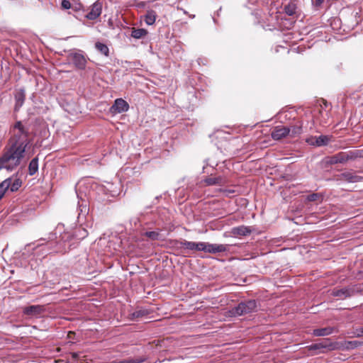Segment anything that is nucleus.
<instances>
[{
    "mask_svg": "<svg viewBox=\"0 0 363 363\" xmlns=\"http://www.w3.org/2000/svg\"><path fill=\"white\" fill-rule=\"evenodd\" d=\"M337 342H332L330 338H324L319 342L312 344L307 347L308 351L328 350L329 351L337 350Z\"/></svg>",
    "mask_w": 363,
    "mask_h": 363,
    "instance_id": "39448f33",
    "label": "nucleus"
},
{
    "mask_svg": "<svg viewBox=\"0 0 363 363\" xmlns=\"http://www.w3.org/2000/svg\"><path fill=\"white\" fill-rule=\"evenodd\" d=\"M252 233L250 227L240 225L238 227L233 228L231 233L235 236H246Z\"/></svg>",
    "mask_w": 363,
    "mask_h": 363,
    "instance_id": "a211bd4d",
    "label": "nucleus"
},
{
    "mask_svg": "<svg viewBox=\"0 0 363 363\" xmlns=\"http://www.w3.org/2000/svg\"><path fill=\"white\" fill-rule=\"evenodd\" d=\"M101 11L102 3L99 0H97L92 4L90 11L86 15V18L89 20H95L100 16Z\"/></svg>",
    "mask_w": 363,
    "mask_h": 363,
    "instance_id": "9b49d317",
    "label": "nucleus"
},
{
    "mask_svg": "<svg viewBox=\"0 0 363 363\" xmlns=\"http://www.w3.org/2000/svg\"><path fill=\"white\" fill-rule=\"evenodd\" d=\"M296 10H297L296 4L293 1H291L290 2H289V4H286L284 8V12L288 16H290L294 15L296 13Z\"/></svg>",
    "mask_w": 363,
    "mask_h": 363,
    "instance_id": "393cba45",
    "label": "nucleus"
},
{
    "mask_svg": "<svg viewBox=\"0 0 363 363\" xmlns=\"http://www.w3.org/2000/svg\"><path fill=\"white\" fill-rule=\"evenodd\" d=\"M337 177L338 180L345 181L350 183L359 182L363 179L362 177L356 174V173L352 171L345 172L339 174Z\"/></svg>",
    "mask_w": 363,
    "mask_h": 363,
    "instance_id": "9d476101",
    "label": "nucleus"
},
{
    "mask_svg": "<svg viewBox=\"0 0 363 363\" xmlns=\"http://www.w3.org/2000/svg\"><path fill=\"white\" fill-rule=\"evenodd\" d=\"M95 48L106 57L109 56V48L106 44L101 42H96L95 43Z\"/></svg>",
    "mask_w": 363,
    "mask_h": 363,
    "instance_id": "bb28decb",
    "label": "nucleus"
},
{
    "mask_svg": "<svg viewBox=\"0 0 363 363\" xmlns=\"http://www.w3.org/2000/svg\"><path fill=\"white\" fill-rule=\"evenodd\" d=\"M148 32L144 28H133L131 31V37L135 39H142L147 35Z\"/></svg>",
    "mask_w": 363,
    "mask_h": 363,
    "instance_id": "412c9836",
    "label": "nucleus"
},
{
    "mask_svg": "<svg viewBox=\"0 0 363 363\" xmlns=\"http://www.w3.org/2000/svg\"><path fill=\"white\" fill-rule=\"evenodd\" d=\"M144 235L151 240H158L160 239V231H146Z\"/></svg>",
    "mask_w": 363,
    "mask_h": 363,
    "instance_id": "c756f323",
    "label": "nucleus"
},
{
    "mask_svg": "<svg viewBox=\"0 0 363 363\" xmlns=\"http://www.w3.org/2000/svg\"><path fill=\"white\" fill-rule=\"evenodd\" d=\"M323 1H324V0H315V5L316 6H320L323 3Z\"/></svg>",
    "mask_w": 363,
    "mask_h": 363,
    "instance_id": "c9c22d12",
    "label": "nucleus"
},
{
    "mask_svg": "<svg viewBox=\"0 0 363 363\" xmlns=\"http://www.w3.org/2000/svg\"><path fill=\"white\" fill-rule=\"evenodd\" d=\"M44 308L40 305H32L27 307H25L23 310V312L25 315L35 316L40 315L42 312H43Z\"/></svg>",
    "mask_w": 363,
    "mask_h": 363,
    "instance_id": "2eb2a0df",
    "label": "nucleus"
},
{
    "mask_svg": "<svg viewBox=\"0 0 363 363\" xmlns=\"http://www.w3.org/2000/svg\"><path fill=\"white\" fill-rule=\"evenodd\" d=\"M319 198L320 196L318 194H311L307 196V200L308 201H315Z\"/></svg>",
    "mask_w": 363,
    "mask_h": 363,
    "instance_id": "72a5a7b5",
    "label": "nucleus"
},
{
    "mask_svg": "<svg viewBox=\"0 0 363 363\" xmlns=\"http://www.w3.org/2000/svg\"><path fill=\"white\" fill-rule=\"evenodd\" d=\"M145 359L141 357L128 358L121 361H116V363H143Z\"/></svg>",
    "mask_w": 363,
    "mask_h": 363,
    "instance_id": "7c9ffc66",
    "label": "nucleus"
},
{
    "mask_svg": "<svg viewBox=\"0 0 363 363\" xmlns=\"http://www.w3.org/2000/svg\"><path fill=\"white\" fill-rule=\"evenodd\" d=\"M77 356V354L76 353H74V354H73V357H76Z\"/></svg>",
    "mask_w": 363,
    "mask_h": 363,
    "instance_id": "58836bf2",
    "label": "nucleus"
},
{
    "mask_svg": "<svg viewBox=\"0 0 363 363\" xmlns=\"http://www.w3.org/2000/svg\"><path fill=\"white\" fill-rule=\"evenodd\" d=\"M363 345V342L358 340L345 341L342 342H337V350H350Z\"/></svg>",
    "mask_w": 363,
    "mask_h": 363,
    "instance_id": "ddd939ff",
    "label": "nucleus"
},
{
    "mask_svg": "<svg viewBox=\"0 0 363 363\" xmlns=\"http://www.w3.org/2000/svg\"><path fill=\"white\" fill-rule=\"evenodd\" d=\"M230 245L224 244H211L206 242L204 252L216 254L219 252H225L229 250Z\"/></svg>",
    "mask_w": 363,
    "mask_h": 363,
    "instance_id": "6e6552de",
    "label": "nucleus"
},
{
    "mask_svg": "<svg viewBox=\"0 0 363 363\" xmlns=\"http://www.w3.org/2000/svg\"><path fill=\"white\" fill-rule=\"evenodd\" d=\"M21 185V182L19 179H15L14 181L11 182V185L9 189L11 190V192L16 191Z\"/></svg>",
    "mask_w": 363,
    "mask_h": 363,
    "instance_id": "2f4dec72",
    "label": "nucleus"
},
{
    "mask_svg": "<svg viewBox=\"0 0 363 363\" xmlns=\"http://www.w3.org/2000/svg\"><path fill=\"white\" fill-rule=\"evenodd\" d=\"M38 170V158H33L29 163L28 172L30 175H34Z\"/></svg>",
    "mask_w": 363,
    "mask_h": 363,
    "instance_id": "a878e982",
    "label": "nucleus"
},
{
    "mask_svg": "<svg viewBox=\"0 0 363 363\" xmlns=\"http://www.w3.org/2000/svg\"><path fill=\"white\" fill-rule=\"evenodd\" d=\"M25 151L26 150L23 147H14L7 144L4 149L2 155L0 157V169L14 170L20 165L22 159L24 157Z\"/></svg>",
    "mask_w": 363,
    "mask_h": 363,
    "instance_id": "f257e3e1",
    "label": "nucleus"
},
{
    "mask_svg": "<svg viewBox=\"0 0 363 363\" xmlns=\"http://www.w3.org/2000/svg\"><path fill=\"white\" fill-rule=\"evenodd\" d=\"M61 6L64 9H69L71 8V3L69 0H62Z\"/></svg>",
    "mask_w": 363,
    "mask_h": 363,
    "instance_id": "473e14b6",
    "label": "nucleus"
},
{
    "mask_svg": "<svg viewBox=\"0 0 363 363\" xmlns=\"http://www.w3.org/2000/svg\"><path fill=\"white\" fill-rule=\"evenodd\" d=\"M177 244H179L181 247L185 250L191 251L204 252L206 242H191L187 240L176 241Z\"/></svg>",
    "mask_w": 363,
    "mask_h": 363,
    "instance_id": "0eeeda50",
    "label": "nucleus"
},
{
    "mask_svg": "<svg viewBox=\"0 0 363 363\" xmlns=\"http://www.w3.org/2000/svg\"><path fill=\"white\" fill-rule=\"evenodd\" d=\"M88 235V232L86 229L82 228H79L75 230L73 236H74L77 240H82Z\"/></svg>",
    "mask_w": 363,
    "mask_h": 363,
    "instance_id": "c85d7f7f",
    "label": "nucleus"
},
{
    "mask_svg": "<svg viewBox=\"0 0 363 363\" xmlns=\"http://www.w3.org/2000/svg\"><path fill=\"white\" fill-rule=\"evenodd\" d=\"M358 153L357 152H340L334 155L328 157L327 158L326 162L329 164H335L338 163H345L349 160H354L358 157Z\"/></svg>",
    "mask_w": 363,
    "mask_h": 363,
    "instance_id": "20e7f679",
    "label": "nucleus"
},
{
    "mask_svg": "<svg viewBox=\"0 0 363 363\" xmlns=\"http://www.w3.org/2000/svg\"><path fill=\"white\" fill-rule=\"evenodd\" d=\"M56 238H57L56 233H51L49 234L48 239H46V238H41V239L39 240V241L46 240H48V241H51V240H55Z\"/></svg>",
    "mask_w": 363,
    "mask_h": 363,
    "instance_id": "f704fd0d",
    "label": "nucleus"
},
{
    "mask_svg": "<svg viewBox=\"0 0 363 363\" xmlns=\"http://www.w3.org/2000/svg\"><path fill=\"white\" fill-rule=\"evenodd\" d=\"M334 331V328L332 327H326L323 328H317L313 330V335L315 337L327 336L332 334Z\"/></svg>",
    "mask_w": 363,
    "mask_h": 363,
    "instance_id": "6ab92c4d",
    "label": "nucleus"
},
{
    "mask_svg": "<svg viewBox=\"0 0 363 363\" xmlns=\"http://www.w3.org/2000/svg\"><path fill=\"white\" fill-rule=\"evenodd\" d=\"M361 335H363V328L360 330Z\"/></svg>",
    "mask_w": 363,
    "mask_h": 363,
    "instance_id": "4c0bfd02",
    "label": "nucleus"
},
{
    "mask_svg": "<svg viewBox=\"0 0 363 363\" xmlns=\"http://www.w3.org/2000/svg\"><path fill=\"white\" fill-rule=\"evenodd\" d=\"M150 313V310L145 308H140L132 313L131 316L132 319H139L147 316Z\"/></svg>",
    "mask_w": 363,
    "mask_h": 363,
    "instance_id": "5701e85b",
    "label": "nucleus"
},
{
    "mask_svg": "<svg viewBox=\"0 0 363 363\" xmlns=\"http://www.w3.org/2000/svg\"><path fill=\"white\" fill-rule=\"evenodd\" d=\"M156 17V12L153 10H150L144 16V21L147 25L151 26L155 23Z\"/></svg>",
    "mask_w": 363,
    "mask_h": 363,
    "instance_id": "b1692460",
    "label": "nucleus"
},
{
    "mask_svg": "<svg viewBox=\"0 0 363 363\" xmlns=\"http://www.w3.org/2000/svg\"><path fill=\"white\" fill-rule=\"evenodd\" d=\"M42 245H43V243H39V244L36 245V246L35 247V248H38V247H40V246H42Z\"/></svg>",
    "mask_w": 363,
    "mask_h": 363,
    "instance_id": "e433bc0d",
    "label": "nucleus"
},
{
    "mask_svg": "<svg viewBox=\"0 0 363 363\" xmlns=\"http://www.w3.org/2000/svg\"><path fill=\"white\" fill-rule=\"evenodd\" d=\"M68 59L77 69L83 70L86 68L87 60L82 51H71L68 55Z\"/></svg>",
    "mask_w": 363,
    "mask_h": 363,
    "instance_id": "423d86ee",
    "label": "nucleus"
},
{
    "mask_svg": "<svg viewBox=\"0 0 363 363\" xmlns=\"http://www.w3.org/2000/svg\"><path fill=\"white\" fill-rule=\"evenodd\" d=\"M302 123L297 122L295 125L289 127V135L291 137H296L301 134L302 133Z\"/></svg>",
    "mask_w": 363,
    "mask_h": 363,
    "instance_id": "4be33fe9",
    "label": "nucleus"
},
{
    "mask_svg": "<svg viewBox=\"0 0 363 363\" xmlns=\"http://www.w3.org/2000/svg\"><path fill=\"white\" fill-rule=\"evenodd\" d=\"M128 109L129 104L124 99L119 98L114 101L110 111L113 113H121L128 111Z\"/></svg>",
    "mask_w": 363,
    "mask_h": 363,
    "instance_id": "1a4fd4ad",
    "label": "nucleus"
},
{
    "mask_svg": "<svg viewBox=\"0 0 363 363\" xmlns=\"http://www.w3.org/2000/svg\"><path fill=\"white\" fill-rule=\"evenodd\" d=\"M311 140H315V142H311L312 145L320 147L326 145L330 142V138L328 135H322L318 137L312 138Z\"/></svg>",
    "mask_w": 363,
    "mask_h": 363,
    "instance_id": "aec40b11",
    "label": "nucleus"
},
{
    "mask_svg": "<svg viewBox=\"0 0 363 363\" xmlns=\"http://www.w3.org/2000/svg\"><path fill=\"white\" fill-rule=\"evenodd\" d=\"M257 302L255 300H248L240 302L238 306L228 311L231 317L240 316L255 312L257 310Z\"/></svg>",
    "mask_w": 363,
    "mask_h": 363,
    "instance_id": "7ed1b4c3",
    "label": "nucleus"
},
{
    "mask_svg": "<svg viewBox=\"0 0 363 363\" xmlns=\"http://www.w3.org/2000/svg\"><path fill=\"white\" fill-rule=\"evenodd\" d=\"M11 179L9 178L0 184V200L2 199L6 191L9 189L11 185Z\"/></svg>",
    "mask_w": 363,
    "mask_h": 363,
    "instance_id": "cd10ccee",
    "label": "nucleus"
},
{
    "mask_svg": "<svg viewBox=\"0 0 363 363\" xmlns=\"http://www.w3.org/2000/svg\"><path fill=\"white\" fill-rule=\"evenodd\" d=\"M354 290L350 288H343L340 289H334L332 292L333 296L341 299L346 298L352 296Z\"/></svg>",
    "mask_w": 363,
    "mask_h": 363,
    "instance_id": "f3484780",
    "label": "nucleus"
},
{
    "mask_svg": "<svg viewBox=\"0 0 363 363\" xmlns=\"http://www.w3.org/2000/svg\"><path fill=\"white\" fill-rule=\"evenodd\" d=\"M227 182L226 179L222 176L218 177H208L204 179V183L207 186L219 185L223 186Z\"/></svg>",
    "mask_w": 363,
    "mask_h": 363,
    "instance_id": "dca6fc26",
    "label": "nucleus"
},
{
    "mask_svg": "<svg viewBox=\"0 0 363 363\" xmlns=\"http://www.w3.org/2000/svg\"><path fill=\"white\" fill-rule=\"evenodd\" d=\"M289 135V127L278 125L272 130L271 135L274 140H281Z\"/></svg>",
    "mask_w": 363,
    "mask_h": 363,
    "instance_id": "f8f14e48",
    "label": "nucleus"
},
{
    "mask_svg": "<svg viewBox=\"0 0 363 363\" xmlns=\"http://www.w3.org/2000/svg\"><path fill=\"white\" fill-rule=\"evenodd\" d=\"M11 132L12 135L9 140L8 145L26 150L30 143L28 128L23 125L21 121H17L12 127Z\"/></svg>",
    "mask_w": 363,
    "mask_h": 363,
    "instance_id": "f03ea898",
    "label": "nucleus"
},
{
    "mask_svg": "<svg viewBox=\"0 0 363 363\" xmlns=\"http://www.w3.org/2000/svg\"><path fill=\"white\" fill-rule=\"evenodd\" d=\"M15 98V111H17L23 106L26 99V91L23 88H21L16 91L14 94Z\"/></svg>",
    "mask_w": 363,
    "mask_h": 363,
    "instance_id": "4468645a",
    "label": "nucleus"
}]
</instances>
